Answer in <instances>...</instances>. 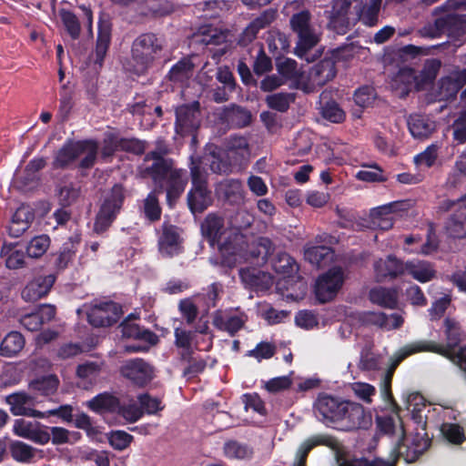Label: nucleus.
<instances>
[{
	"mask_svg": "<svg viewBox=\"0 0 466 466\" xmlns=\"http://www.w3.org/2000/svg\"><path fill=\"white\" fill-rule=\"evenodd\" d=\"M443 327L446 336V345H441L427 340L412 343L405 348L404 354L387 370L382 380L383 392L387 397L390 396V382L394 370L405 357L412 353L420 351L435 352L446 357L461 369H466V346L459 347L460 343L465 339L466 335L464 331L461 329L457 320L450 318L445 319Z\"/></svg>",
	"mask_w": 466,
	"mask_h": 466,
	"instance_id": "obj_1",
	"label": "nucleus"
},
{
	"mask_svg": "<svg viewBox=\"0 0 466 466\" xmlns=\"http://www.w3.org/2000/svg\"><path fill=\"white\" fill-rule=\"evenodd\" d=\"M314 411L319 420L340 431H352L367 424L365 410L360 404L329 395L317 399Z\"/></svg>",
	"mask_w": 466,
	"mask_h": 466,
	"instance_id": "obj_2",
	"label": "nucleus"
},
{
	"mask_svg": "<svg viewBox=\"0 0 466 466\" xmlns=\"http://www.w3.org/2000/svg\"><path fill=\"white\" fill-rule=\"evenodd\" d=\"M164 48V39L154 33L139 35L132 44L128 70L135 74L146 73L157 59Z\"/></svg>",
	"mask_w": 466,
	"mask_h": 466,
	"instance_id": "obj_3",
	"label": "nucleus"
},
{
	"mask_svg": "<svg viewBox=\"0 0 466 466\" xmlns=\"http://www.w3.org/2000/svg\"><path fill=\"white\" fill-rule=\"evenodd\" d=\"M155 166L156 170L148 172L146 177H150L154 182L165 181L167 199L169 205L176 201L184 192L188 181L186 169L177 168L174 161H160Z\"/></svg>",
	"mask_w": 466,
	"mask_h": 466,
	"instance_id": "obj_4",
	"label": "nucleus"
},
{
	"mask_svg": "<svg viewBox=\"0 0 466 466\" xmlns=\"http://www.w3.org/2000/svg\"><path fill=\"white\" fill-rule=\"evenodd\" d=\"M292 31L298 35L296 47L298 56H302L308 50L315 46L319 40V34L311 23L309 11L303 10L294 14L289 21Z\"/></svg>",
	"mask_w": 466,
	"mask_h": 466,
	"instance_id": "obj_5",
	"label": "nucleus"
},
{
	"mask_svg": "<svg viewBox=\"0 0 466 466\" xmlns=\"http://www.w3.org/2000/svg\"><path fill=\"white\" fill-rule=\"evenodd\" d=\"M125 199L124 188L116 184L106 196L96 215L95 230L97 233L106 230L122 208Z\"/></svg>",
	"mask_w": 466,
	"mask_h": 466,
	"instance_id": "obj_6",
	"label": "nucleus"
},
{
	"mask_svg": "<svg viewBox=\"0 0 466 466\" xmlns=\"http://www.w3.org/2000/svg\"><path fill=\"white\" fill-rule=\"evenodd\" d=\"M199 102L194 101L189 105H182L176 109L175 129L177 134L185 137L194 135L201 123Z\"/></svg>",
	"mask_w": 466,
	"mask_h": 466,
	"instance_id": "obj_7",
	"label": "nucleus"
},
{
	"mask_svg": "<svg viewBox=\"0 0 466 466\" xmlns=\"http://www.w3.org/2000/svg\"><path fill=\"white\" fill-rule=\"evenodd\" d=\"M79 9L81 10V14L79 15L66 9L59 11L62 24L66 33L74 40L79 38L82 26L86 28L88 35H92V11L89 7L85 5L80 6Z\"/></svg>",
	"mask_w": 466,
	"mask_h": 466,
	"instance_id": "obj_8",
	"label": "nucleus"
},
{
	"mask_svg": "<svg viewBox=\"0 0 466 466\" xmlns=\"http://www.w3.org/2000/svg\"><path fill=\"white\" fill-rule=\"evenodd\" d=\"M344 281L343 271L333 268L320 276L315 285V294L321 303L331 300L340 289Z\"/></svg>",
	"mask_w": 466,
	"mask_h": 466,
	"instance_id": "obj_9",
	"label": "nucleus"
},
{
	"mask_svg": "<svg viewBox=\"0 0 466 466\" xmlns=\"http://www.w3.org/2000/svg\"><path fill=\"white\" fill-rule=\"evenodd\" d=\"M122 310L118 304L113 301H104L92 305L87 311V319L95 327H106L116 323Z\"/></svg>",
	"mask_w": 466,
	"mask_h": 466,
	"instance_id": "obj_10",
	"label": "nucleus"
},
{
	"mask_svg": "<svg viewBox=\"0 0 466 466\" xmlns=\"http://www.w3.org/2000/svg\"><path fill=\"white\" fill-rule=\"evenodd\" d=\"M153 368L142 359L128 360L120 368L121 375L137 386H144L153 378Z\"/></svg>",
	"mask_w": 466,
	"mask_h": 466,
	"instance_id": "obj_11",
	"label": "nucleus"
},
{
	"mask_svg": "<svg viewBox=\"0 0 466 466\" xmlns=\"http://www.w3.org/2000/svg\"><path fill=\"white\" fill-rule=\"evenodd\" d=\"M13 432L18 437L40 445H45L50 441V433L47 431V428L36 421L17 419L14 421Z\"/></svg>",
	"mask_w": 466,
	"mask_h": 466,
	"instance_id": "obj_12",
	"label": "nucleus"
},
{
	"mask_svg": "<svg viewBox=\"0 0 466 466\" xmlns=\"http://www.w3.org/2000/svg\"><path fill=\"white\" fill-rule=\"evenodd\" d=\"M158 234V251L162 257L171 258L181 252V238L177 227L164 223Z\"/></svg>",
	"mask_w": 466,
	"mask_h": 466,
	"instance_id": "obj_13",
	"label": "nucleus"
},
{
	"mask_svg": "<svg viewBox=\"0 0 466 466\" xmlns=\"http://www.w3.org/2000/svg\"><path fill=\"white\" fill-rule=\"evenodd\" d=\"M247 320L248 317L244 312L218 310L215 312L212 322L218 329L234 336L244 327Z\"/></svg>",
	"mask_w": 466,
	"mask_h": 466,
	"instance_id": "obj_14",
	"label": "nucleus"
},
{
	"mask_svg": "<svg viewBox=\"0 0 466 466\" xmlns=\"http://www.w3.org/2000/svg\"><path fill=\"white\" fill-rule=\"evenodd\" d=\"M5 402L10 406V411L15 416L37 418L42 415L40 410L33 408L35 397L25 392H15L5 397Z\"/></svg>",
	"mask_w": 466,
	"mask_h": 466,
	"instance_id": "obj_15",
	"label": "nucleus"
},
{
	"mask_svg": "<svg viewBox=\"0 0 466 466\" xmlns=\"http://www.w3.org/2000/svg\"><path fill=\"white\" fill-rule=\"evenodd\" d=\"M216 191L220 198L230 205L240 206L245 202V190L239 179H223L218 184Z\"/></svg>",
	"mask_w": 466,
	"mask_h": 466,
	"instance_id": "obj_16",
	"label": "nucleus"
},
{
	"mask_svg": "<svg viewBox=\"0 0 466 466\" xmlns=\"http://www.w3.org/2000/svg\"><path fill=\"white\" fill-rule=\"evenodd\" d=\"M276 17V10H265L259 16L256 17L246 26L239 35L238 44L241 46L249 45L254 39H256L258 32L268 26Z\"/></svg>",
	"mask_w": 466,
	"mask_h": 466,
	"instance_id": "obj_17",
	"label": "nucleus"
},
{
	"mask_svg": "<svg viewBox=\"0 0 466 466\" xmlns=\"http://www.w3.org/2000/svg\"><path fill=\"white\" fill-rule=\"evenodd\" d=\"M56 281L54 275L38 276L31 280L22 290V298L25 301L35 302L45 297Z\"/></svg>",
	"mask_w": 466,
	"mask_h": 466,
	"instance_id": "obj_18",
	"label": "nucleus"
},
{
	"mask_svg": "<svg viewBox=\"0 0 466 466\" xmlns=\"http://www.w3.org/2000/svg\"><path fill=\"white\" fill-rule=\"evenodd\" d=\"M374 272L378 281L396 279L405 273V263L395 257L388 256L386 258L375 261Z\"/></svg>",
	"mask_w": 466,
	"mask_h": 466,
	"instance_id": "obj_19",
	"label": "nucleus"
},
{
	"mask_svg": "<svg viewBox=\"0 0 466 466\" xmlns=\"http://www.w3.org/2000/svg\"><path fill=\"white\" fill-rule=\"evenodd\" d=\"M424 431V430H421ZM430 446V440L425 432H416L410 445L400 443L397 455L402 457L407 462L415 461Z\"/></svg>",
	"mask_w": 466,
	"mask_h": 466,
	"instance_id": "obj_20",
	"label": "nucleus"
},
{
	"mask_svg": "<svg viewBox=\"0 0 466 466\" xmlns=\"http://www.w3.org/2000/svg\"><path fill=\"white\" fill-rule=\"evenodd\" d=\"M55 315V307L51 305H42L35 311L22 316L20 323L27 330L35 331L38 330L44 323L53 319Z\"/></svg>",
	"mask_w": 466,
	"mask_h": 466,
	"instance_id": "obj_21",
	"label": "nucleus"
},
{
	"mask_svg": "<svg viewBox=\"0 0 466 466\" xmlns=\"http://www.w3.org/2000/svg\"><path fill=\"white\" fill-rule=\"evenodd\" d=\"M335 76V61L332 58H324L310 68L309 81L313 87H320Z\"/></svg>",
	"mask_w": 466,
	"mask_h": 466,
	"instance_id": "obj_22",
	"label": "nucleus"
},
{
	"mask_svg": "<svg viewBox=\"0 0 466 466\" xmlns=\"http://www.w3.org/2000/svg\"><path fill=\"white\" fill-rule=\"evenodd\" d=\"M466 84V69L452 72L442 78L439 86L441 100H449L456 96L459 90Z\"/></svg>",
	"mask_w": 466,
	"mask_h": 466,
	"instance_id": "obj_23",
	"label": "nucleus"
},
{
	"mask_svg": "<svg viewBox=\"0 0 466 466\" xmlns=\"http://www.w3.org/2000/svg\"><path fill=\"white\" fill-rule=\"evenodd\" d=\"M378 427L381 433L387 435L394 446L393 451L396 453L400 443L405 438V430L402 421L400 419L394 420L390 417L378 418Z\"/></svg>",
	"mask_w": 466,
	"mask_h": 466,
	"instance_id": "obj_24",
	"label": "nucleus"
},
{
	"mask_svg": "<svg viewBox=\"0 0 466 466\" xmlns=\"http://www.w3.org/2000/svg\"><path fill=\"white\" fill-rule=\"evenodd\" d=\"M226 149L227 157L236 165H241L250 155L247 138L240 136H230L226 141Z\"/></svg>",
	"mask_w": 466,
	"mask_h": 466,
	"instance_id": "obj_25",
	"label": "nucleus"
},
{
	"mask_svg": "<svg viewBox=\"0 0 466 466\" xmlns=\"http://www.w3.org/2000/svg\"><path fill=\"white\" fill-rule=\"evenodd\" d=\"M34 218L35 214L30 207L20 206L12 217L9 234L14 238L20 237L30 227Z\"/></svg>",
	"mask_w": 466,
	"mask_h": 466,
	"instance_id": "obj_26",
	"label": "nucleus"
},
{
	"mask_svg": "<svg viewBox=\"0 0 466 466\" xmlns=\"http://www.w3.org/2000/svg\"><path fill=\"white\" fill-rule=\"evenodd\" d=\"M121 334L124 338L141 339L150 344H156L157 337L152 331L140 328L130 315L119 326Z\"/></svg>",
	"mask_w": 466,
	"mask_h": 466,
	"instance_id": "obj_27",
	"label": "nucleus"
},
{
	"mask_svg": "<svg viewBox=\"0 0 466 466\" xmlns=\"http://www.w3.org/2000/svg\"><path fill=\"white\" fill-rule=\"evenodd\" d=\"M187 203L192 212H203L212 203L207 184L192 186L187 194Z\"/></svg>",
	"mask_w": 466,
	"mask_h": 466,
	"instance_id": "obj_28",
	"label": "nucleus"
},
{
	"mask_svg": "<svg viewBox=\"0 0 466 466\" xmlns=\"http://www.w3.org/2000/svg\"><path fill=\"white\" fill-rule=\"evenodd\" d=\"M385 364L384 357L373 350L370 344H366L360 350L358 368L361 371H377L383 368Z\"/></svg>",
	"mask_w": 466,
	"mask_h": 466,
	"instance_id": "obj_29",
	"label": "nucleus"
},
{
	"mask_svg": "<svg viewBox=\"0 0 466 466\" xmlns=\"http://www.w3.org/2000/svg\"><path fill=\"white\" fill-rule=\"evenodd\" d=\"M351 5L350 0H332L330 10L325 11L329 25L338 28L349 23L348 14Z\"/></svg>",
	"mask_w": 466,
	"mask_h": 466,
	"instance_id": "obj_30",
	"label": "nucleus"
},
{
	"mask_svg": "<svg viewBox=\"0 0 466 466\" xmlns=\"http://www.w3.org/2000/svg\"><path fill=\"white\" fill-rule=\"evenodd\" d=\"M362 320L367 324L379 326L386 329L400 328L403 323V318L399 314L386 315L383 312H365Z\"/></svg>",
	"mask_w": 466,
	"mask_h": 466,
	"instance_id": "obj_31",
	"label": "nucleus"
},
{
	"mask_svg": "<svg viewBox=\"0 0 466 466\" xmlns=\"http://www.w3.org/2000/svg\"><path fill=\"white\" fill-rule=\"evenodd\" d=\"M120 400L114 395L104 392L96 395L87 402V406L95 412L116 414Z\"/></svg>",
	"mask_w": 466,
	"mask_h": 466,
	"instance_id": "obj_32",
	"label": "nucleus"
},
{
	"mask_svg": "<svg viewBox=\"0 0 466 466\" xmlns=\"http://www.w3.org/2000/svg\"><path fill=\"white\" fill-rule=\"evenodd\" d=\"M223 228V218L214 214L208 215L201 224L202 234L208 238L211 245L221 242Z\"/></svg>",
	"mask_w": 466,
	"mask_h": 466,
	"instance_id": "obj_33",
	"label": "nucleus"
},
{
	"mask_svg": "<svg viewBox=\"0 0 466 466\" xmlns=\"http://www.w3.org/2000/svg\"><path fill=\"white\" fill-rule=\"evenodd\" d=\"M405 273L420 282H428L435 277L431 263L425 260H412L405 263Z\"/></svg>",
	"mask_w": 466,
	"mask_h": 466,
	"instance_id": "obj_34",
	"label": "nucleus"
},
{
	"mask_svg": "<svg viewBox=\"0 0 466 466\" xmlns=\"http://www.w3.org/2000/svg\"><path fill=\"white\" fill-rule=\"evenodd\" d=\"M78 164L77 167L88 169L94 167L97 154L98 143L92 139L78 141Z\"/></svg>",
	"mask_w": 466,
	"mask_h": 466,
	"instance_id": "obj_35",
	"label": "nucleus"
},
{
	"mask_svg": "<svg viewBox=\"0 0 466 466\" xmlns=\"http://www.w3.org/2000/svg\"><path fill=\"white\" fill-rule=\"evenodd\" d=\"M447 233L452 238H466V206L460 205L445 225Z\"/></svg>",
	"mask_w": 466,
	"mask_h": 466,
	"instance_id": "obj_36",
	"label": "nucleus"
},
{
	"mask_svg": "<svg viewBox=\"0 0 466 466\" xmlns=\"http://www.w3.org/2000/svg\"><path fill=\"white\" fill-rule=\"evenodd\" d=\"M78 141L66 143L55 156L53 161L54 168H66L78 161Z\"/></svg>",
	"mask_w": 466,
	"mask_h": 466,
	"instance_id": "obj_37",
	"label": "nucleus"
},
{
	"mask_svg": "<svg viewBox=\"0 0 466 466\" xmlns=\"http://www.w3.org/2000/svg\"><path fill=\"white\" fill-rule=\"evenodd\" d=\"M103 362L86 361L77 366L76 375L85 389L95 384L102 371Z\"/></svg>",
	"mask_w": 466,
	"mask_h": 466,
	"instance_id": "obj_38",
	"label": "nucleus"
},
{
	"mask_svg": "<svg viewBox=\"0 0 466 466\" xmlns=\"http://www.w3.org/2000/svg\"><path fill=\"white\" fill-rule=\"evenodd\" d=\"M408 127L410 134L417 138L428 137L435 128L433 121L428 116L419 114L409 116Z\"/></svg>",
	"mask_w": 466,
	"mask_h": 466,
	"instance_id": "obj_39",
	"label": "nucleus"
},
{
	"mask_svg": "<svg viewBox=\"0 0 466 466\" xmlns=\"http://www.w3.org/2000/svg\"><path fill=\"white\" fill-rule=\"evenodd\" d=\"M168 153L167 146L161 140L157 142L156 149L146 155L144 163L140 166V173L146 177V174L156 170L155 166L162 161H173L170 158H165L164 156Z\"/></svg>",
	"mask_w": 466,
	"mask_h": 466,
	"instance_id": "obj_40",
	"label": "nucleus"
},
{
	"mask_svg": "<svg viewBox=\"0 0 466 466\" xmlns=\"http://www.w3.org/2000/svg\"><path fill=\"white\" fill-rule=\"evenodd\" d=\"M227 38L226 32L211 25L200 27L195 35L196 41L206 46H221L227 42Z\"/></svg>",
	"mask_w": 466,
	"mask_h": 466,
	"instance_id": "obj_41",
	"label": "nucleus"
},
{
	"mask_svg": "<svg viewBox=\"0 0 466 466\" xmlns=\"http://www.w3.org/2000/svg\"><path fill=\"white\" fill-rule=\"evenodd\" d=\"M395 203L375 208L370 212L372 224L382 230H388L393 226V208Z\"/></svg>",
	"mask_w": 466,
	"mask_h": 466,
	"instance_id": "obj_42",
	"label": "nucleus"
},
{
	"mask_svg": "<svg viewBox=\"0 0 466 466\" xmlns=\"http://www.w3.org/2000/svg\"><path fill=\"white\" fill-rule=\"evenodd\" d=\"M111 41V26L108 23L102 22L98 26V35L96 46V63L102 65Z\"/></svg>",
	"mask_w": 466,
	"mask_h": 466,
	"instance_id": "obj_43",
	"label": "nucleus"
},
{
	"mask_svg": "<svg viewBox=\"0 0 466 466\" xmlns=\"http://www.w3.org/2000/svg\"><path fill=\"white\" fill-rule=\"evenodd\" d=\"M414 78L415 76L412 69L407 67L401 68L392 77L390 81V87L399 91V96L400 97H404L409 94Z\"/></svg>",
	"mask_w": 466,
	"mask_h": 466,
	"instance_id": "obj_44",
	"label": "nucleus"
},
{
	"mask_svg": "<svg viewBox=\"0 0 466 466\" xmlns=\"http://www.w3.org/2000/svg\"><path fill=\"white\" fill-rule=\"evenodd\" d=\"M306 260L317 267L330 261L333 257L332 249L327 246H306L304 250Z\"/></svg>",
	"mask_w": 466,
	"mask_h": 466,
	"instance_id": "obj_45",
	"label": "nucleus"
},
{
	"mask_svg": "<svg viewBox=\"0 0 466 466\" xmlns=\"http://www.w3.org/2000/svg\"><path fill=\"white\" fill-rule=\"evenodd\" d=\"M39 175H35L27 169H17L13 177V187L19 191L28 192L35 188L39 184Z\"/></svg>",
	"mask_w": 466,
	"mask_h": 466,
	"instance_id": "obj_46",
	"label": "nucleus"
},
{
	"mask_svg": "<svg viewBox=\"0 0 466 466\" xmlns=\"http://www.w3.org/2000/svg\"><path fill=\"white\" fill-rule=\"evenodd\" d=\"M24 346V337L17 331H12L2 340L0 345V354L5 357H13L20 352Z\"/></svg>",
	"mask_w": 466,
	"mask_h": 466,
	"instance_id": "obj_47",
	"label": "nucleus"
},
{
	"mask_svg": "<svg viewBox=\"0 0 466 466\" xmlns=\"http://www.w3.org/2000/svg\"><path fill=\"white\" fill-rule=\"evenodd\" d=\"M382 3L383 0H369L362 5L359 17L364 25L373 26L378 23Z\"/></svg>",
	"mask_w": 466,
	"mask_h": 466,
	"instance_id": "obj_48",
	"label": "nucleus"
},
{
	"mask_svg": "<svg viewBox=\"0 0 466 466\" xmlns=\"http://www.w3.org/2000/svg\"><path fill=\"white\" fill-rule=\"evenodd\" d=\"M370 299L381 307L393 309L397 305V292L382 287L375 288L370 292Z\"/></svg>",
	"mask_w": 466,
	"mask_h": 466,
	"instance_id": "obj_49",
	"label": "nucleus"
},
{
	"mask_svg": "<svg viewBox=\"0 0 466 466\" xmlns=\"http://www.w3.org/2000/svg\"><path fill=\"white\" fill-rule=\"evenodd\" d=\"M59 380L56 376L49 375L33 380L29 387L33 391L43 396H50L56 392Z\"/></svg>",
	"mask_w": 466,
	"mask_h": 466,
	"instance_id": "obj_50",
	"label": "nucleus"
},
{
	"mask_svg": "<svg viewBox=\"0 0 466 466\" xmlns=\"http://www.w3.org/2000/svg\"><path fill=\"white\" fill-rule=\"evenodd\" d=\"M274 270L283 276H290L298 271V265L295 260L286 252H279L272 261Z\"/></svg>",
	"mask_w": 466,
	"mask_h": 466,
	"instance_id": "obj_51",
	"label": "nucleus"
},
{
	"mask_svg": "<svg viewBox=\"0 0 466 466\" xmlns=\"http://www.w3.org/2000/svg\"><path fill=\"white\" fill-rule=\"evenodd\" d=\"M205 165H208L211 171L216 174H226L230 171V163L224 159L219 150H213L204 156Z\"/></svg>",
	"mask_w": 466,
	"mask_h": 466,
	"instance_id": "obj_52",
	"label": "nucleus"
},
{
	"mask_svg": "<svg viewBox=\"0 0 466 466\" xmlns=\"http://www.w3.org/2000/svg\"><path fill=\"white\" fill-rule=\"evenodd\" d=\"M248 250L251 258L264 262L272 254L273 245L269 238L261 237L248 246Z\"/></svg>",
	"mask_w": 466,
	"mask_h": 466,
	"instance_id": "obj_53",
	"label": "nucleus"
},
{
	"mask_svg": "<svg viewBox=\"0 0 466 466\" xmlns=\"http://www.w3.org/2000/svg\"><path fill=\"white\" fill-rule=\"evenodd\" d=\"M193 74V64L189 59L184 58L172 66L169 71V79L173 82L184 83Z\"/></svg>",
	"mask_w": 466,
	"mask_h": 466,
	"instance_id": "obj_54",
	"label": "nucleus"
},
{
	"mask_svg": "<svg viewBox=\"0 0 466 466\" xmlns=\"http://www.w3.org/2000/svg\"><path fill=\"white\" fill-rule=\"evenodd\" d=\"M141 210L149 221L154 222L160 218L161 208L156 191L150 192L143 200Z\"/></svg>",
	"mask_w": 466,
	"mask_h": 466,
	"instance_id": "obj_55",
	"label": "nucleus"
},
{
	"mask_svg": "<svg viewBox=\"0 0 466 466\" xmlns=\"http://www.w3.org/2000/svg\"><path fill=\"white\" fill-rule=\"evenodd\" d=\"M266 103L271 109L286 112L290 104L294 102L295 96L291 93H276L266 97Z\"/></svg>",
	"mask_w": 466,
	"mask_h": 466,
	"instance_id": "obj_56",
	"label": "nucleus"
},
{
	"mask_svg": "<svg viewBox=\"0 0 466 466\" xmlns=\"http://www.w3.org/2000/svg\"><path fill=\"white\" fill-rule=\"evenodd\" d=\"M35 450L20 441H15L10 444V452L13 459L19 462H29L35 456Z\"/></svg>",
	"mask_w": 466,
	"mask_h": 466,
	"instance_id": "obj_57",
	"label": "nucleus"
},
{
	"mask_svg": "<svg viewBox=\"0 0 466 466\" xmlns=\"http://www.w3.org/2000/svg\"><path fill=\"white\" fill-rule=\"evenodd\" d=\"M204 157H190L189 169L192 186L207 184Z\"/></svg>",
	"mask_w": 466,
	"mask_h": 466,
	"instance_id": "obj_58",
	"label": "nucleus"
},
{
	"mask_svg": "<svg viewBox=\"0 0 466 466\" xmlns=\"http://www.w3.org/2000/svg\"><path fill=\"white\" fill-rule=\"evenodd\" d=\"M224 452L226 456L231 459L244 460L252 456V450L246 444L230 441L225 443Z\"/></svg>",
	"mask_w": 466,
	"mask_h": 466,
	"instance_id": "obj_59",
	"label": "nucleus"
},
{
	"mask_svg": "<svg viewBox=\"0 0 466 466\" xmlns=\"http://www.w3.org/2000/svg\"><path fill=\"white\" fill-rule=\"evenodd\" d=\"M116 415L122 418L126 422L133 423L142 417L143 410L135 401H130L127 404H122L120 402Z\"/></svg>",
	"mask_w": 466,
	"mask_h": 466,
	"instance_id": "obj_60",
	"label": "nucleus"
},
{
	"mask_svg": "<svg viewBox=\"0 0 466 466\" xmlns=\"http://www.w3.org/2000/svg\"><path fill=\"white\" fill-rule=\"evenodd\" d=\"M266 41L271 52L286 51L289 47L287 35L277 29L268 32Z\"/></svg>",
	"mask_w": 466,
	"mask_h": 466,
	"instance_id": "obj_61",
	"label": "nucleus"
},
{
	"mask_svg": "<svg viewBox=\"0 0 466 466\" xmlns=\"http://www.w3.org/2000/svg\"><path fill=\"white\" fill-rule=\"evenodd\" d=\"M49 244L50 239L46 235L35 237L27 245V255L30 258H39L46 253L49 247Z\"/></svg>",
	"mask_w": 466,
	"mask_h": 466,
	"instance_id": "obj_62",
	"label": "nucleus"
},
{
	"mask_svg": "<svg viewBox=\"0 0 466 466\" xmlns=\"http://www.w3.org/2000/svg\"><path fill=\"white\" fill-rule=\"evenodd\" d=\"M297 62L290 58H285L277 63L278 74L283 77L285 82L287 80L297 79L299 76V70L297 68Z\"/></svg>",
	"mask_w": 466,
	"mask_h": 466,
	"instance_id": "obj_63",
	"label": "nucleus"
},
{
	"mask_svg": "<svg viewBox=\"0 0 466 466\" xmlns=\"http://www.w3.org/2000/svg\"><path fill=\"white\" fill-rule=\"evenodd\" d=\"M443 436L451 443L461 444L464 439L463 429L454 423H443L441 428Z\"/></svg>",
	"mask_w": 466,
	"mask_h": 466,
	"instance_id": "obj_64",
	"label": "nucleus"
}]
</instances>
